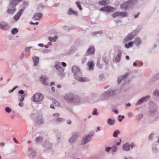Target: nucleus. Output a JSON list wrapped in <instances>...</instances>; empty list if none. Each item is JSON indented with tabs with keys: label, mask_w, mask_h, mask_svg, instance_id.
Instances as JSON below:
<instances>
[{
	"label": "nucleus",
	"mask_w": 159,
	"mask_h": 159,
	"mask_svg": "<svg viewBox=\"0 0 159 159\" xmlns=\"http://www.w3.org/2000/svg\"><path fill=\"white\" fill-rule=\"evenodd\" d=\"M61 65L63 67H66V64L64 62H62L61 63Z\"/></svg>",
	"instance_id": "49"
},
{
	"label": "nucleus",
	"mask_w": 159,
	"mask_h": 159,
	"mask_svg": "<svg viewBox=\"0 0 159 159\" xmlns=\"http://www.w3.org/2000/svg\"><path fill=\"white\" fill-rule=\"evenodd\" d=\"M94 49L93 47H91L89 48L87 51V54L88 55H92L94 54Z\"/></svg>",
	"instance_id": "20"
},
{
	"label": "nucleus",
	"mask_w": 159,
	"mask_h": 159,
	"mask_svg": "<svg viewBox=\"0 0 159 159\" xmlns=\"http://www.w3.org/2000/svg\"><path fill=\"white\" fill-rule=\"evenodd\" d=\"M56 69L59 71L62 72L63 71L64 69L61 66L60 63L59 62H56L55 64Z\"/></svg>",
	"instance_id": "12"
},
{
	"label": "nucleus",
	"mask_w": 159,
	"mask_h": 159,
	"mask_svg": "<svg viewBox=\"0 0 159 159\" xmlns=\"http://www.w3.org/2000/svg\"><path fill=\"white\" fill-rule=\"evenodd\" d=\"M38 45H39V46L40 47H42L43 46V44H41V43L39 44Z\"/></svg>",
	"instance_id": "58"
},
{
	"label": "nucleus",
	"mask_w": 159,
	"mask_h": 159,
	"mask_svg": "<svg viewBox=\"0 0 159 159\" xmlns=\"http://www.w3.org/2000/svg\"><path fill=\"white\" fill-rule=\"evenodd\" d=\"M97 66L99 68H101L102 67V66L100 65L99 61H98L97 62Z\"/></svg>",
	"instance_id": "44"
},
{
	"label": "nucleus",
	"mask_w": 159,
	"mask_h": 159,
	"mask_svg": "<svg viewBox=\"0 0 159 159\" xmlns=\"http://www.w3.org/2000/svg\"><path fill=\"white\" fill-rule=\"evenodd\" d=\"M68 14L69 15H70L72 14L77 15V11H74L72 9H69Z\"/></svg>",
	"instance_id": "26"
},
{
	"label": "nucleus",
	"mask_w": 159,
	"mask_h": 159,
	"mask_svg": "<svg viewBox=\"0 0 159 159\" xmlns=\"http://www.w3.org/2000/svg\"><path fill=\"white\" fill-rule=\"evenodd\" d=\"M117 148L115 146H114L113 147L112 149V151L113 152H116V151L117 150Z\"/></svg>",
	"instance_id": "42"
},
{
	"label": "nucleus",
	"mask_w": 159,
	"mask_h": 159,
	"mask_svg": "<svg viewBox=\"0 0 159 159\" xmlns=\"http://www.w3.org/2000/svg\"><path fill=\"white\" fill-rule=\"evenodd\" d=\"M43 98V96L40 93H35L32 98V100L35 102H39Z\"/></svg>",
	"instance_id": "3"
},
{
	"label": "nucleus",
	"mask_w": 159,
	"mask_h": 159,
	"mask_svg": "<svg viewBox=\"0 0 159 159\" xmlns=\"http://www.w3.org/2000/svg\"><path fill=\"white\" fill-rule=\"evenodd\" d=\"M128 75V73H127L124 75L119 77L118 80V82L119 84H120L121 83L122 80L126 77Z\"/></svg>",
	"instance_id": "15"
},
{
	"label": "nucleus",
	"mask_w": 159,
	"mask_h": 159,
	"mask_svg": "<svg viewBox=\"0 0 159 159\" xmlns=\"http://www.w3.org/2000/svg\"><path fill=\"white\" fill-rule=\"evenodd\" d=\"M19 105L21 107H23V102H20L19 103Z\"/></svg>",
	"instance_id": "50"
},
{
	"label": "nucleus",
	"mask_w": 159,
	"mask_h": 159,
	"mask_svg": "<svg viewBox=\"0 0 159 159\" xmlns=\"http://www.w3.org/2000/svg\"><path fill=\"white\" fill-rule=\"evenodd\" d=\"M134 146V143H132L131 144H129L128 143H126L123 146V149L125 151H128L130 149V148H132Z\"/></svg>",
	"instance_id": "5"
},
{
	"label": "nucleus",
	"mask_w": 159,
	"mask_h": 159,
	"mask_svg": "<svg viewBox=\"0 0 159 159\" xmlns=\"http://www.w3.org/2000/svg\"><path fill=\"white\" fill-rule=\"evenodd\" d=\"M42 14L41 13H36L34 16L33 19L35 20H39L42 18Z\"/></svg>",
	"instance_id": "17"
},
{
	"label": "nucleus",
	"mask_w": 159,
	"mask_h": 159,
	"mask_svg": "<svg viewBox=\"0 0 159 159\" xmlns=\"http://www.w3.org/2000/svg\"><path fill=\"white\" fill-rule=\"evenodd\" d=\"M120 134V131L119 130H116L113 134V136L114 137H116L117 134Z\"/></svg>",
	"instance_id": "32"
},
{
	"label": "nucleus",
	"mask_w": 159,
	"mask_h": 159,
	"mask_svg": "<svg viewBox=\"0 0 159 159\" xmlns=\"http://www.w3.org/2000/svg\"><path fill=\"white\" fill-rule=\"evenodd\" d=\"M107 1H100L99 2V3L100 4H102V5H104L106 2Z\"/></svg>",
	"instance_id": "41"
},
{
	"label": "nucleus",
	"mask_w": 159,
	"mask_h": 159,
	"mask_svg": "<svg viewBox=\"0 0 159 159\" xmlns=\"http://www.w3.org/2000/svg\"><path fill=\"white\" fill-rule=\"evenodd\" d=\"M4 143H0V145L2 146H3L4 145Z\"/></svg>",
	"instance_id": "62"
},
{
	"label": "nucleus",
	"mask_w": 159,
	"mask_h": 159,
	"mask_svg": "<svg viewBox=\"0 0 159 159\" xmlns=\"http://www.w3.org/2000/svg\"><path fill=\"white\" fill-rule=\"evenodd\" d=\"M91 136L90 135H88L87 136L84 137L82 140V144H85L88 143L91 140Z\"/></svg>",
	"instance_id": "8"
},
{
	"label": "nucleus",
	"mask_w": 159,
	"mask_h": 159,
	"mask_svg": "<svg viewBox=\"0 0 159 159\" xmlns=\"http://www.w3.org/2000/svg\"><path fill=\"white\" fill-rule=\"evenodd\" d=\"M52 44V43H51V42H49L48 43V45H51Z\"/></svg>",
	"instance_id": "64"
},
{
	"label": "nucleus",
	"mask_w": 159,
	"mask_h": 159,
	"mask_svg": "<svg viewBox=\"0 0 159 159\" xmlns=\"http://www.w3.org/2000/svg\"><path fill=\"white\" fill-rule=\"evenodd\" d=\"M150 96H147L145 97H144L139 99L136 103V105H139L142 103L143 102L146 100V98H149Z\"/></svg>",
	"instance_id": "13"
},
{
	"label": "nucleus",
	"mask_w": 159,
	"mask_h": 159,
	"mask_svg": "<svg viewBox=\"0 0 159 159\" xmlns=\"http://www.w3.org/2000/svg\"><path fill=\"white\" fill-rule=\"evenodd\" d=\"M121 142V140H120V142H117V143H116V145H119L120 144V142Z\"/></svg>",
	"instance_id": "55"
},
{
	"label": "nucleus",
	"mask_w": 159,
	"mask_h": 159,
	"mask_svg": "<svg viewBox=\"0 0 159 159\" xmlns=\"http://www.w3.org/2000/svg\"><path fill=\"white\" fill-rule=\"evenodd\" d=\"M13 141H14V142L15 143H18V141H17L16 140V139L15 138H13Z\"/></svg>",
	"instance_id": "47"
},
{
	"label": "nucleus",
	"mask_w": 159,
	"mask_h": 159,
	"mask_svg": "<svg viewBox=\"0 0 159 159\" xmlns=\"http://www.w3.org/2000/svg\"><path fill=\"white\" fill-rule=\"evenodd\" d=\"M33 59L34 62V65L35 66L37 65L39 63V58L38 57H34L33 58Z\"/></svg>",
	"instance_id": "21"
},
{
	"label": "nucleus",
	"mask_w": 159,
	"mask_h": 159,
	"mask_svg": "<svg viewBox=\"0 0 159 159\" xmlns=\"http://www.w3.org/2000/svg\"><path fill=\"white\" fill-rule=\"evenodd\" d=\"M42 139V138H41L40 137H37L36 139V141L37 142H39V141H40Z\"/></svg>",
	"instance_id": "37"
},
{
	"label": "nucleus",
	"mask_w": 159,
	"mask_h": 159,
	"mask_svg": "<svg viewBox=\"0 0 159 159\" xmlns=\"http://www.w3.org/2000/svg\"><path fill=\"white\" fill-rule=\"evenodd\" d=\"M5 111L8 113H10L11 111V109L8 107H7L5 108Z\"/></svg>",
	"instance_id": "38"
},
{
	"label": "nucleus",
	"mask_w": 159,
	"mask_h": 159,
	"mask_svg": "<svg viewBox=\"0 0 159 159\" xmlns=\"http://www.w3.org/2000/svg\"><path fill=\"white\" fill-rule=\"evenodd\" d=\"M64 98L67 101L70 102H78V101L76 98H73V95L72 94H66L64 96Z\"/></svg>",
	"instance_id": "4"
},
{
	"label": "nucleus",
	"mask_w": 159,
	"mask_h": 159,
	"mask_svg": "<svg viewBox=\"0 0 159 159\" xmlns=\"http://www.w3.org/2000/svg\"><path fill=\"white\" fill-rule=\"evenodd\" d=\"M120 13L119 12H116L114 14H113L112 16V17L114 18H115L116 17L119 16V14Z\"/></svg>",
	"instance_id": "33"
},
{
	"label": "nucleus",
	"mask_w": 159,
	"mask_h": 159,
	"mask_svg": "<svg viewBox=\"0 0 159 159\" xmlns=\"http://www.w3.org/2000/svg\"><path fill=\"white\" fill-rule=\"evenodd\" d=\"M93 115H97L98 113L97 112V109L96 108H94L93 110V111L92 112Z\"/></svg>",
	"instance_id": "36"
},
{
	"label": "nucleus",
	"mask_w": 159,
	"mask_h": 159,
	"mask_svg": "<svg viewBox=\"0 0 159 159\" xmlns=\"http://www.w3.org/2000/svg\"><path fill=\"white\" fill-rule=\"evenodd\" d=\"M114 112L115 113H118V110H114Z\"/></svg>",
	"instance_id": "60"
},
{
	"label": "nucleus",
	"mask_w": 159,
	"mask_h": 159,
	"mask_svg": "<svg viewBox=\"0 0 159 159\" xmlns=\"http://www.w3.org/2000/svg\"><path fill=\"white\" fill-rule=\"evenodd\" d=\"M133 42H130L128 43L125 44V47L127 48H129L130 47H132L133 46Z\"/></svg>",
	"instance_id": "25"
},
{
	"label": "nucleus",
	"mask_w": 159,
	"mask_h": 159,
	"mask_svg": "<svg viewBox=\"0 0 159 159\" xmlns=\"http://www.w3.org/2000/svg\"><path fill=\"white\" fill-rule=\"evenodd\" d=\"M114 92L112 91L110 92H108L105 93L103 94V96L104 97H109L111 96L113 94V93Z\"/></svg>",
	"instance_id": "22"
},
{
	"label": "nucleus",
	"mask_w": 159,
	"mask_h": 159,
	"mask_svg": "<svg viewBox=\"0 0 159 159\" xmlns=\"http://www.w3.org/2000/svg\"><path fill=\"white\" fill-rule=\"evenodd\" d=\"M18 32V30L16 28L13 29L11 31V33L13 34H15L16 33H17Z\"/></svg>",
	"instance_id": "31"
},
{
	"label": "nucleus",
	"mask_w": 159,
	"mask_h": 159,
	"mask_svg": "<svg viewBox=\"0 0 159 159\" xmlns=\"http://www.w3.org/2000/svg\"><path fill=\"white\" fill-rule=\"evenodd\" d=\"M57 39V36H55L54 37H49L48 38L49 40L52 42H55L56 40Z\"/></svg>",
	"instance_id": "29"
},
{
	"label": "nucleus",
	"mask_w": 159,
	"mask_h": 159,
	"mask_svg": "<svg viewBox=\"0 0 159 159\" xmlns=\"http://www.w3.org/2000/svg\"><path fill=\"white\" fill-rule=\"evenodd\" d=\"M122 54V53L121 52H120L118 54L115 58V61H116L118 62L120 61Z\"/></svg>",
	"instance_id": "23"
},
{
	"label": "nucleus",
	"mask_w": 159,
	"mask_h": 159,
	"mask_svg": "<svg viewBox=\"0 0 159 159\" xmlns=\"http://www.w3.org/2000/svg\"><path fill=\"white\" fill-rule=\"evenodd\" d=\"M19 93L20 94H23L24 93V92L23 90H20L19 91Z\"/></svg>",
	"instance_id": "48"
},
{
	"label": "nucleus",
	"mask_w": 159,
	"mask_h": 159,
	"mask_svg": "<svg viewBox=\"0 0 159 159\" xmlns=\"http://www.w3.org/2000/svg\"><path fill=\"white\" fill-rule=\"evenodd\" d=\"M119 13H120L119 14V16H121L122 17L126 16H128V14L127 13H126L125 11L124 12H119Z\"/></svg>",
	"instance_id": "24"
},
{
	"label": "nucleus",
	"mask_w": 159,
	"mask_h": 159,
	"mask_svg": "<svg viewBox=\"0 0 159 159\" xmlns=\"http://www.w3.org/2000/svg\"><path fill=\"white\" fill-rule=\"evenodd\" d=\"M63 119L61 118H58L57 119L56 121H63Z\"/></svg>",
	"instance_id": "46"
},
{
	"label": "nucleus",
	"mask_w": 159,
	"mask_h": 159,
	"mask_svg": "<svg viewBox=\"0 0 159 159\" xmlns=\"http://www.w3.org/2000/svg\"><path fill=\"white\" fill-rule=\"evenodd\" d=\"M87 65L89 70H91L93 69L94 64L93 61H88Z\"/></svg>",
	"instance_id": "11"
},
{
	"label": "nucleus",
	"mask_w": 159,
	"mask_h": 159,
	"mask_svg": "<svg viewBox=\"0 0 159 159\" xmlns=\"http://www.w3.org/2000/svg\"><path fill=\"white\" fill-rule=\"evenodd\" d=\"M111 149L110 147H107L105 148V151L107 152H109Z\"/></svg>",
	"instance_id": "39"
},
{
	"label": "nucleus",
	"mask_w": 159,
	"mask_h": 159,
	"mask_svg": "<svg viewBox=\"0 0 159 159\" xmlns=\"http://www.w3.org/2000/svg\"><path fill=\"white\" fill-rule=\"evenodd\" d=\"M75 78L78 81L82 82L87 81H88L87 79L84 77H79V75L76 76Z\"/></svg>",
	"instance_id": "18"
},
{
	"label": "nucleus",
	"mask_w": 159,
	"mask_h": 159,
	"mask_svg": "<svg viewBox=\"0 0 159 159\" xmlns=\"http://www.w3.org/2000/svg\"><path fill=\"white\" fill-rule=\"evenodd\" d=\"M55 85V83L54 82H51L50 84V85L52 86L53 85Z\"/></svg>",
	"instance_id": "57"
},
{
	"label": "nucleus",
	"mask_w": 159,
	"mask_h": 159,
	"mask_svg": "<svg viewBox=\"0 0 159 159\" xmlns=\"http://www.w3.org/2000/svg\"><path fill=\"white\" fill-rule=\"evenodd\" d=\"M115 121L113 120L109 119L107 120V123L109 125H113L115 123Z\"/></svg>",
	"instance_id": "28"
},
{
	"label": "nucleus",
	"mask_w": 159,
	"mask_h": 159,
	"mask_svg": "<svg viewBox=\"0 0 159 159\" xmlns=\"http://www.w3.org/2000/svg\"><path fill=\"white\" fill-rule=\"evenodd\" d=\"M10 7L8 8L7 12L9 14H12L16 10L15 7L13 6H10Z\"/></svg>",
	"instance_id": "16"
},
{
	"label": "nucleus",
	"mask_w": 159,
	"mask_h": 159,
	"mask_svg": "<svg viewBox=\"0 0 159 159\" xmlns=\"http://www.w3.org/2000/svg\"><path fill=\"white\" fill-rule=\"evenodd\" d=\"M77 137L75 136H73L69 140V141L70 142L72 143L75 141L77 139Z\"/></svg>",
	"instance_id": "30"
},
{
	"label": "nucleus",
	"mask_w": 159,
	"mask_h": 159,
	"mask_svg": "<svg viewBox=\"0 0 159 159\" xmlns=\"http://www.w3.org/2000/svg\"><path fill=\"white\" fill-rule=\"evenodd\" d=\"M134 42L138 46L141 43V41L139 38H137L134 40Z\"/></svg>",
	"instance_id": "27"
},
{
	"label": "nucleus",
	"mask_w": 159,
	"mask_h": 159,
	"mask_svg": "<svg viewBox=\"0 0 159 159\" xmlns=\"http://www.w3.org/2000/svg\"><path fill=\"white\" fill-rule=\"evenodd\" d=\"M134 35H133L132 33L129 34L125 38V42L131 40L133 39L134 36Z\"/></svg>",
	"instance_id": "14"
},
{
	"label": "nucleus",
	"mask_w": 159,
	"mask_h": 159,
	"mask_svg": "<svg viewBox=\"0 0 159 159\" xmlns=\"http://www.w3.org/2000/svg\"><path fill=\"white\" fill-rule=\"evenodd\" d=\"M103 61L106 63L107 64L108 62V60L106 58H103Z\"/></svg>",
	"instance_id": "45"
},
{
	"label": "nucleus",
	"mask_w": 159,
	"mask_h": 159,
	"mask_svg": "<svg viewBox=\"0 0 159 159\" xmlns=\"http://www.w3.org/2000/svg\"><path fill=\"white\" fill-rule=\"evenodd\" d=\"M31 48V47L26 48L25 49V52H29L30 51V49Z\"/></svg>",
	"instance_id": "43"
},
{
	"label": "nucleus",
	"mask_w": 159,
	"mask_h": 159,
	"mask_svg": "<svg viewBox=\"0 0 159 159\" xmlns=\"http://www.w3.org/2000/svg\"><path fill=\"white\" fill-rule=\"evenodd\" d=\"M115 8L107 6L106 7H102L100 8V10L101 11H104L106 12H109L113 11L115 10Z\"/></svg>",
	"instance_id": "7"
},
{
	"label": "nucleus",
	"mask_w": 159,
	"mask_h": 159,
	"mask_svg": "<svg viewBox=\"0 0 159 159\" xmlns=\"http://www.w3.org/2000/svg\"><path fill=\"white\" fill-rule=\"evenodd\" d=\"M153 134H151L148 137V139L150 140H152L153 139Z\"/></svg>",
	"instance_id": "40"
},
{
	"label": "nucleus",
	"mask_w": 159,
	"mask_h": 159,
	"mask_svg": "<svg viewBox=\"0 0 159 159\" xmlns=\"http://www.w3.org/2000/svg\"><path fill=\"white\" fill-rule=\"evenodd\" d=\"M0 28L3 30H7L8 29L9 26L5 22H2L0 24Z\"/></svg>",
	"instance_id": "10"
},
{
	"label": "nucleus",
	"mask_w": 159,
	"mask_h": 159,
	"mask_svg": "<svg viewBox=\"0 0 159 159\" xmlns=\"http://www.w3.org/2000/svg\"><path fill=\"white\" fill-rule=\"evenodd\" d=\"M72 71L74 73L75 78L78 75H82V73L80 71V68L76 66H74L72 67Z\"/></svg>",
	"instance_id": "2"
},
{
	"label": "nucleus",
	"mask_w": 159,
	"mask_h": 159,
	"mask_svg": "<svg viewBox=\"0 0 159 159\" xmlns=\"http://www.w3.org/2000/svg\"><path fill=\"white\" fill-rule=\"evenodd\" d=\"M22 1V0H11L10 6H13L15 7L17 4Z\"/></svg>",
	"instance_id": "9"
},
{
	"label": "nucleus",
	"mask_w": 159,
	"mask_h": 159,
	"mask_svg": "<svg viewBox=\"0 0 159 159\" xmlns=\"http://www.w3.org/2000/svg\"><path fill=\"white\" fill-rule=\"evenodd\" d=\"M136 0H129L128 1L122 4L120 6L121 9H126L128 7L133 4L137 3Z\"/></svg>",
	"instance_id": "1"
},
{
	"label": "nucleus",
	"mask_w": 159,
	"mask_h": 159,
	"mask_svg": "<svg viewBox=\"0 0 159 159\" xmlns=\"http://www.w3.org/2000/svg\"><path fill=\"white\" fill-rule=\"evenodd\" d=\"M20 101L21 102H22L24 101V98L23 97H22L20 99Z\"/></svg>",
	"instance_id": "52"
},
{
	"label": "nucleus",
	"mask_w": 159,
	"mask_h": 159,
	"mask_svg": "<svg viewBox=\"0 0 159 159\" xmlns=\"http://www.w3.org/2000/svg\"><path fill=\"white\" fill-rule=\"evenodd\" d=\"M52 91L53 92H54L55 91V89L54 87H52Z\"/></svg>",
	"instance_id": "61"
},
{
	"label": "nucleus",
	"mask_w": 159,
	"mask_h": 159,
	"mask_svg": "<svg viewBox=\"0 0 159 159\" xmlns=\"http://www.w3.org/2000/svg\"><path fill=\"white\" fill-rule=\"evenodd\" d=\"M57 87L58 88H61V86L60 85H57Z\"/></svg>",
	"instance_id": "63"
},
{
	"label": "nucleus",
	"mask_w": 159,
	"mask_h": 159,
	"mask_svg": "<svg viewBox=\"0 0 159 159\" xmlns=\"http://www.w3.org/2000/svg\"><path fill=\"white\" fill-rule=\"evenodd\" d=\"M71 121L70 120H68L67 123L69 124H71Z\"/></svg>",
	"instance_id": "59"
},
{
	"label": "nucleus",
	"mask_w": 159,
	"mask_h": 159,
	"mask_svg": "<svg viewBox=\"0 0 159 159\" xmlns=\"http://www.w3.org/2000/svg\"><path fill=\"white\" fill-rule=\"evenodd\" d=\"M48 80V78L45 76L41 77L40 78V81L45 85H47L48 84L47 82Z\"/></svg>",
	"instance_id": "19"
},
{
	"label": "nucleus",
	"mask_w": 159,
	"mask_h": 159,
	"mask_svg": "<svg viewBox=\"0 0 159 159\" xmlns=\"http://www.w3.org/2000/svg\"><path fill=\"white\" fill-rule=\"evenodd\" d=\"M55 104H57V106H59V102H58V101H55Z\"/></svg>",
	"instance_id": "54"
},
{
	"label": "nucleus",
	"mask_w": 159,
	"mask_h": 159,
	"mask_svg": "<svg viewBox=\"0 0 159 159\" xmlns=\"http://www.w3.org/2000/svg\"><path fill=\"white\" fill-rule=\"evenodd\" d=\"M153 95L155 96H159V91L158 90H156L153 93Z\"/></svg>",
	"instance_id": "35"
},
{
	"label": "nucleus",
	"mask_w": 159,
	"mask_h": 159,
	"mask_svg": "<svg viewBox=\"0 0 159 159\" xmlns=\"http://www.w3.org/2000/svg\"><path fill=\"white\" fill-rule=\"evenodd\" d=\"M133 65L134 66H136L137 65V63L136 62H134Z\"/></svg>",
	"instance_id": "56"
},
{
	"label": "nucleus",
	"mask_w": 159,
	"mask_h": 159,
	"mask_svg": "<svg viewBox=\"0 0 159 159\" xmlns=\"http://www.w3.org/2000/svg\"><path fill=\"white\" fill-rule=\"evenodd\" d=\"M77 6L79 8L80 10H81L82 9V8L80 5V3L78 2H75Z\"/></svg>",
	"instance_id": "34"
},
{
	"label": "nucleus",
	"mask_w": 159,
	"mask_h": 159,
	"mask_svg": "<svg viewBox=\"0 0 159 159\" xmlns=\"http://www.w3.org/2000/svg\"><path fill=\"white\" fill-rule=\"evenodd\" d=\"M104 75L103 74H101L99 76V77L100 79H102V78L104 77Z\"/></svg>",
	"instance_id": "51"
},
{
	"label": "nucleus",
	"mask_w": 159,
	"mask_h": 159,
	"mask_svg": "<svg viewBox=\"0 0 159 159\" xmlns=\"http://www.w3.org/2000/svg\"><path fill=\"white\" fill-rule=\"evenodd\" d=\"M59 116V115L58 113H55L53 115L54 116H55L57 117H58Z\"/></svg>",
	"instance_id": "53"
},
{
	"label": "nucleus",
	"mask_w": 159,
	"mask_h": 159,
	"mask_svg": "<svg viewBox=\"0 0 159 159\" xmlns=\"http://www.w3.org/2000/svg\"><path fill=\"white\" fill-rule=\"evenodd\" d=\"M25 9V8H22L17 13V14L14 16V19L15 21H16L18 20L20 17L21 14L23 13Z\"/></svg>",
	"instance_id": "6"
}]
</instances>
